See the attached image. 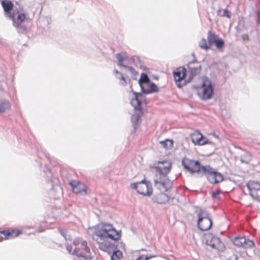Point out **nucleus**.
I'll return each instance as SVG.
<instances>
[{"instance_id": "nucleus-29", "label": "nucleus", "mask_w": 260, "mask_h": 260, "mask_svg": "<svg viewBox=\"0 0 260 260\" xmlns=\"http://www.w3.org/2000/svg\"><path fill=\"white\" fill-rule=\"evenodd\" d=\"M58 230L66 241H68L69 242L70 241V243L72 242L71 237L68 234L67 230L59 228Z\"/></svg>"}, {"instance_id": "nucleus-21", "label": "nucleus", "mask_w": 260, "mask_h": 260, "mask_svg": "<svg viewBox=\"0 0 260 260\" xmlns=\"http://www.w3.org/2000/svg\"><path fill=\"white\" fill-rule=\"evenodd\" d=\"M232 241L235 245L238 247L243 246L244 242L245 241V236H236L232 239Z\"/></svg>"}, {"instance_id": "nucleus-5", "label": "nucleus", "mask_w": 260, "mask_h": 260, "mask_svg": "<svg viewBox=\"0 0 260 260\" xmlns=\"http://www.w3.org/2000/svg\"><path fill=\"white\" fill-rule=\"evenodd\" d=\"M214 86L212 81L207 77L202 78V83L198 88V95L203 101H207L212 98L214 94Z\"/></svg>"}, {"instance_id": "nucleus-23", "label": "nucleus", "mask_w": 260, "mask_h": 260, "mask_svg": "<svg viewBox=\"0 0 260 260\" xmlns=\"http://www.w3.org/2000/svg\"><path fill=\"white\" fill-rule=\"evenodd\" d=\"M11 107L10 103L6 100H2L0 102V113H4Z\"/></svg>"}, {"instance_id": "nucleus-30", "label": "nucleus", "mask_w": 260, "mask_h": 260, "mask_svg": "<svg viewBox=\"0 0 260 260\" xmlns=\"http://www.w3.org/2000/svg\"><path fill=\"white\" fill-rule=\"evenodd\" d=\"M255 246L254 242L245 237V241L243 244L242 247L245 249L251 248Z\"/></svg>"}, {"instance_id": "nucleus-8", "label": "nucleus", "mask_w": 260, "mask_h": 260, "mask_svg": "<svg viewBox=\"0 0 260 260\" xmlns=\"http://www.w3.org/2000/svg\"><path fill=\"white\" fill-rule=\"evenodd\" d=\"M154 180V186L160 192H166L171 189L173 187L172 182L168 176L156 177Z\"/></svg>"}, {"instance_id": "nucleus-12", "label": "nucleus", "mask_w": 260, "mask_h": 260, "mask_svg": "<svg viewBox=\"0 0 260 260\" xmlns=\"http://www.w3.org/2000/svg\"><path fill=\"white\" fill-rule=\"evenodd\" d=\"M192 143L196 145L202 146L209 143L208 138L200 132L196 131L191 135Z\"/></svg>"}, {"instance_id": "nucleus-32", "label": "nucleus", "mask_w": 260, "mask_h": 260, "mask_svg": "<svg viewBox=\"0 0 260 260\" xmlns=\"http://www.w3.org/2000/svg\"><path fill=\"white\" fill-rule=\"evenodd\" d=\"M252 187V190H249V194L252 198L255 199H259V192L260 191L256 190V188Z\"/></svg>"}, {"instance_id": "nucleus-46", "label": "nucleus", "mask_w": 260, "mask_h": 260, "mask_svg": "<svg viewBox=\"0 0 260 260\" xmlns=\"http://www.w3.org/2000/svg\"><path fill=\"white\" fill-rule=\"evenodd\" d=\"M192 55L194 57V58L192 60L189 62V63H194L198 62V60L195 56L194 53H192Z\"/></svg>"}, {"instance_id": "nucleus-25", "label": "nucleus", "mask_w": 260, "mask_h": 260, "mask_svg": "<svg viewBox=\"0 0 260 260\" xmlns=\"http://www.w3.org/2000/svg\"><path fill=\"white\" fill-rule=\"evenodd\" d=\"M215 33L211 30H209L208 32V41L210 45L213 44L215 42L216 40L218 39Z\"/></svg>"}, {"instance_id": "nucleus-16", "label": "nucleus", "mask_w": 260, "mask_h": 260, "mask_svg": "<svg viewBox=\"0 0 260 260\" xmlns=\"http://www.w3.org/2000/svg\"><path fill=\"white\" fill-rule=\"evenodd\" d=\"M70 184L72 188L73 191L76 193H81L82 192H86V187L82 183L76 181H72Z\"/></svg>"}, {"instance_id": "nucleus-49", "label": "nucleus", "mask_w": 260, "mask_h": 260, "mask_svg": "<svg viewBox=\"0 0 260 260\" xmlns=\"http://www.w3.org/2000/svg\"><path fill=\"white\" fill-rule=\"evenodd\" d=\"M2 43V39L0 38V44Z\"/></svg>"}, {"instance_id": "nucleus-27", "label": "nucleus", "mask_w": 260, "mask_h": 260, "mask_svg": "<svg viewBox=\"0 0 260 260\" xmlns=\"http://www.w3.org/2000/svg\"><path fill=\"white\" fill-rule=\"evenodd\" d=\"M189 80H191V79L195 75H197L198 74L200 73L201 69H202V66H200L197 67L195 68H189Z\"/></svg>"}, {"instance_id": "nucleus-39", "label": "nucleus", "mask_w": 260, "mask_h": 260, "mask_svg": "<svg viewBox=\"0 0 260 260\" xmlns=\"http://www.w3.org/2000/svg\"><path fill=\"white\" fill-rule=\"evenodd\" d=\"M132 60L133 62L137 66L138 62H141V59L139 56L137 55H134L132 57Z\"/></svg>"}, {"instance_id": "nucleus-41", "label": "nucleus", "mask_w": 260, "mask_h": 260, "mask_svg": "<svg viewBox=\"0 0 260 260\" xmlns=\"http://www.w3.org/2000/svg\"><path fill=\"white\" fill-rule=\"evenodd\" d=\"M255 20L256 21V24L258 25L260 23V12L256 11Z\"/></svg>"}, {"instance_id": "nucleus-42", "label": "nucleus", "mask_w": 260, "mask_h": 260, "mask_svg": "<svg viewBox=\"0 0 260 260\" xmlns=\"http://www.w3.org/2000/svg\"><path fill=\"white\" fill-rule=\"evenodd\" d=\"M238 259L239 257L236 254H233L226 260H238Z\"/></svg>"}, {"instance_id": "nucleus-24", "label": "nucleus", "mask_w": 260, "mask_h": 260, "mask_svg": "<svg viewBox=\"0 0 260 260\" xmlns=\"http://www.w3.org/2000/svg\"><path fill=\"white\" fill-rule=\"evenodd\" d=\"M237 31L241 32L243 30H247V27L246 25L245 21L242 18L239 20L238 25L236 27Z\"/></svg>"}, {"instance_id": "nucleus-44", "label": "nucleus", "mask_w": 260, "mask_h": 260, "mask_svg": "<svg viewBox=\"0 0 260 260\" xmlns=\"http://www.w3.org/2000/svg\"><path fill=\"white\" fill-rule=\"evenodd\" d=\"M241 38L244 41H248L249 40V36L246 34H243L241 36Z\"/></svg>"}, {"instance_id": "nucleus-34", "label": "nucleus", "mask_w": 260, "mask_h": 260, "mask_svg": "<svg viewBox=\"0 0 260 260\" xmlns=\"http://www.w3.org/2000/svg\"><path fill=\"white\" fill-rule=\"evenodd\" d=\"M124 68L131 73L133 79H136L135 77L137 75L138 73L135 70V69L134 68L126 66H124Z\"/></svg>"}, {"instance_id": "nucleus-48", "label": "nucleus", "mask_w": 260, "mask_h": 260, "mask_svg": "<svg viewBox=\"0 0 260 260\" xmlns=\"http://www.w3.org/2000/svg\"><path fill=\"white\" fill-rule=\"evenodd\" d=\"M45 157L47 158V159H49V157L47 154H45Z\"/></svg>"}, {"instance_id": "nucleus-40", "label": "nucleus", "mask_w": 260, "mask_h": 260, "mask_svg": "<svg viewBox=\"0 0 260 260\" xmlns=\"http://www.w3.org/2000/svg\"><path fill=\"white\" fill-rule=\"evenodd\" d=\"M221 16L222 17H226L228 18H230L231 17V15L227 9L223 10V13Z\"/></svg>"}, {"instance_id": "nucleus-38", "label": "nucleus", "mask_w": 260, "mask_h": 260, "mask_svg": "<svg viewBox=\"0 0 260 260\" xmlns=\"http://www.w3.org/2000/svg\"><path fill=\"white\" fill-rule=\"evenodd\" d=\"M153 257H154V255L145 256H144V255H140L135 260H149Z\"/></svg>"}, {"instance_id": "nucleus-51", "label": "nucleus", "mask_w": 260, "mask_h": 260, "mask_svg": "<svg viewBox=\"0 0 260 260\" xmlns=\"http://www.w3.org/2000/svg\"><path fill=\"white\" fill-rule=\"evenodd\" d=\"M259 198H260V192H259ZM260 200V199H259Z\"/></svg>"}, {"instance_id": "nucleus-26", "label": "nucleus", "mask_w": 260, "mask_h": 260, "mask_svg": "<svg viewBox=\"0 0 260 260\" xmlns=\"http://www.w3.org/2000/svg\"><path fill=\"white\" fill-rule=\"evenodd\" d=\"M160 144L167 149H171L173 147V141L170 139H167L164 141H161L160 142Z\"/></svg>"}, {"instance_id": "nucleus-47", "label": "nucleus", "mask_w": 260, "mask_h": 260, "mask_svg": "<svg viewBox=\"0 0 260 260\" xmlns=\"http://www.w3.org/2000/svg\"><path fill=\"white\" fill-rule=\"evenodd\" d=\"M114 72L116 74H118L120 75V74H121L120 72H119L118 71H117V70H114Z\"/></svg>"}, {"instance_id": "nucleus-35", "label": "nucleus", "mask_w": 260, "mask_h": 260, "mask_svg": "<svg viewBox=\"0 0 260 260\" xmlns=\"http://www.w3.org/2000/svg\"><path fill=\"white\" fill-rule=\"evenodd\" d=\"M221 114L224 118H229L231 116L230 111L226 109H221Z\"/></svg>"}, {"instance_id": "nucleus-36", "label": "nucleus", "mask_w": 260, "mask_h": 260, "mask_svg": "<svg viewBox=\"0 0 260 260\" xmlns=\"http://www.w3.org/2000/svg\"><path fill=\"white\" fill-rule=\"evenodd\" d=\"M221 192V191L220 189H217L215 191L212 193V197L214 199L220 200V198L218 196V195Z\"/></svg>"}, {"instance_id": "nucleus-43", "label": "nucleus", "mask_w": 260, "mask_h": 260, "mask_svg": "<svg viewBox=\"0 0 260 260\" xmlns=\"http://www.w3.org/2000/svg\"><path fill=\"white\" fill-rule=\"evenodd\" d=\"M137 66H139L140 68L141 69H143L144 70H146V67L145 66H144V62L142 60H141L140 62H138Z\"/></svg>"}, {"instance_id": "nucleus-14", "label": "nucleus", "mask_w": 260, "mask_h": 260, "mask_svg": "<svg viewBox=\"0 0 260 260\" xmlns=\"http://www.w3.org/2000/svg\"><path fill=\"white\" fill-rule=\"evenodd\" d=\"M133 93L135 95V97L131 101L132 106L134 107L135 110L142 112V101L139 99V96H142L144 93H142V91L141 92L133 91Z\"/></svg>"}, {"instance_id": "nucleus-28", "label": "nucleus", "mask_w": 260, "mask_h": 260, "mask_svg": "<svg viewBox=\"0 0 260 260\" xmlns=\"http://www.w3.org/2000/svg\"><path fill=\"white\" fill-rule=\"evenodd\" d=\"M247 187L248 190H252V187L256 188V190L260 191V183L255 181H249L247 183Z\"/></svg>"}, {"instance_id": "nucleus-50", "label": "nucleus", "mask_w": 260, "mask_h": 260, "mask_svg": "<svg viewBox=\"0 0 260 260\" xmlns=\"http://www.w3.org/2000/svg\"><path fill=\"white\" fill-rule=\"evenodd\" d=\"M159 163L162 164L163 165L164 164V161L159 162Z\"/></svg>"}, {"instance_id": "nucleus-9", "label": "nucleus", "mask_w": 260, "mask_h": 260, "mask_svg": "<svg viewBox=\"0 0 260 260\" xmlns=\"http://www.w3.org/2000/svg\"><path fill=\"white\" fill-rule=\"evenodd\" d=\"M203 239L205 241L206 244L211 246L212 248L219 250H223L224 248V245L221 242L220 239L212 233L205 234L204 235Z\"/></svg>"}, {"instance_id": "nucleus-7", "label": "nucleus", "mask_w": 260, "mask_h": 260, "mask_svg": "<svg viewBox=\"0 0 260 260\" xmlns=\"http://www.w3.org/2000/svg\"><path fill=\"white\" fill-rule=\"evenodd\" d=\"M131 187L136 190L139 194L144 196H150L153 192L151 183L145 179L137 182L132 183Z\"/></svg>"}, {"instance_id": "nucleus-13", "label": "nucleus", "mask_w": 260, "mask_h": 260, "mask_svg": "<svg viewBox=\"0 0 260 260\" xmlns=\"http://www.w3.org/2000/svg\"><path fill=\"white\" fill-rule=\"evenodd\" d=\"M1 5L4 9L5 16L8 18H13V16L12 15L14 8L13 2L10 0H2Z\"/></svg>"}, {"instance_id": "nucleus-1", "label": "nucleus", "mask_w": 260, "mask_h": 260, "mask_svg": "<svg viewBox=\"0 0 260 260\" xmlns=\"http://www.w3.org/2000/svg\"><path fill=\"white\" fill-rule=\"evenodd\" d=\"M93 233V239L99 244V249L111 254V260L122 257V253L118 249L124 246L123 243L118 242L121 231H117L110 223H102L94 227Z\"/></svg>"}, {"instance_id": "nucleus-37", "label": "nucleus", "mask_w": 260, "mask_h": 260, "mask_svg": "<svg viewBox=\"0 0 260 260\" xmlns=\"http://www.w3.org/2000/svg\"><path fill=\"white\" fill-rule=\"evenodd\" d=\"M119 76V77L117 76L116 77L118 79L122 81V82H120V84L122 85V86H125L126 84V82L125 77L123 76L122 74H120Z\"/></svg>"}, {"instance_id": "nucleus-22", "label": "nucleus", "mask_w": 260, "mask_h": 260, "mask_svg": "<svg viewBox=\"0 0 260 260\" xmlns=\"http://www.w3.org/2000/svg\"><path fill=\"white\" fill-rule=\"evenodd\" d=\"M140 118L141 117L138 114H134L131 117V122L135 131L138 128L139 125Z\"/></svg>"}, {"instance_id": "nucleus-18", "label": "nucleus", "mask_w": 260, "mask_h": 260, "mask_svg": "<svg viewBox=\"0 0 260 260\" xmlns=\"http://www.w3.org/2000/svg\"><path fill=\"white\" fill-rule=\"evenodd\" d=\"M242 150V153L240 154V160L242 163L248 164L252 158V154L248 151Z\"/></svg>"}, {"instance_id": "nucleus-15", "label": "nucleus", "mask_w": 260, "mask_h": 260, "mask_svg": "<svg viewBox=\"0 0 260 260\" xmlns=\"http://www.w3.org/2000/svg\"><path fill=\"white\" fill-rule=\"evenodd\" d=\"M170 197L165 192H160L158 194H155L152 198L153 202L158 204H163L169 201Z\"/></svg>"}, {"instance_id": "nucleus-4", "label": "nucleus", "mask_w": 260, "mask_h": 260, "mask_svg": "<svg viewBox=\"0 0 260 260\" xmlns=\"http://www.w3.org/2000/svg\"><path fill=\"white\" fill-rule=\"evenodd\" d=\"M194 207L197 208L195 212L198 216L197 223L198 228L201 231L209 230L213 224L212 219L210 216V213L206 209L199 206H195Z\"/></svg>"}, {"instance_id": "nucleus-20", "label": "nucleus", "mask_w": 260, "mask_h": 260, "mask_svg": "<svg viewBox=\"0 0 260 260\" xmlns=\"http://www.w3.org/2000/svg\"><path fill=\"white\" fill-rule=\"evenodd\" d=\"M116 58L118 60V66L119 67H122L124 68V66H126V65L123 64V61L129 60L128 56L123 55L121 53H118L116 54Z\"/></svg>"}, {"instance_id": "nucleus-2", "label": "nucleus", "mask_w": 260, "mask_h": 260, "mask_svg": "<svg viewBox=\"0 0 260 260\" xmlns=\"http://www.w3.org/2000/svg\"><path fill=\"white\" fill-rule=\"evenodd\" d=\"M181 165L183 168L191 175L196 174L198 178L206 176L211 184H217L224 180L222 174L216 171L210 165H202L198 160L184 157L182 159Z\"/></svg>"}, {"instance_id": "nucleus-31", "label": "nucleus", "mask_w": 260, "mask_h": 260, "mask_svg": "<svg viewBox=\"0 0 260 260\" xmlns=\"http://www.w3.org/2000/svg\"><path fill=\"white\" fill-rule=\"evenodd\" d=\"M199 46L202 49L207 50L210 49L211 46L210 44H207L206 40L205 38H202L199 43Z\"/></svg>"}, {"instance_id": "nucleus-6", "label": "nucleus", "mask_w": 260, "mask_h": 260, "mask_svg": "<svg viewBox=\"0 0 260 260\" xmlns=\"http://www.w3.org/2000/svg\"><path fill=\"white\" fill-rule=\"evenodd\" d=\"M12 15L13 16V18L9 19L13 21V26L19 33L25 34L27 32V28L23 23L26 19V14L17 10L13 11Z\"/></svg>"}, {"instance_id": "nucleus-3", "label": "nucleus", "mask_w": 260, "mask_h": 260, "mask_svg": "<svg viewBox=\"0 0 260 260\" xmlns=\"http://www.w3.org/2000/svg\"><path fill=\"white\" fill-rule=\"evenodd\" d=\"M66 248L69 253L76 255L80 259L91 260L93 258L89 246L82 239L77 238L70 243L67 242Z\"/></svg>"}, {"instance_id": "nucleus-19", "label": "nucleus", "mask_w": 260, "mask_h": 260, "mask_svg": "<svg viewBox=\"0 0 260 260\" xmlns=\"http://www.w3.org/2000/svg\"><path fill=\"white\" fill-rule=\"evenodd\" d=\"M43 176L46 178V181L47 183L50 182L52 183L53 181V176L51 171L49 167H48L46 164L43 170Z\"/></svg>"}, {"instance_id": "nucleus-33", "label": "nucleus", "mask_w": 260, "mask_h": 260, "mask_svg": "<svg viewBox=\"0 0 260 260\" xmlns=\"http://www.w3.org/2000/svg\"><path fill=\"white\" fill-rule=\"evenodd\" d=\"M214 44L218 49H220L223 48L225 43L222 39L218 37Z\"/></svg>"}, {"instance_id": "nucleus-45", "label": "nucleus", "mask_w": 260, "mask_h": 260, "mask_svg": "<svg viewBox=\"0 0 260 260\" xmlns=\"http://www.w3.org/2000/svg\"><path fill=\"white\" fill-rule=\"evenodd\" d=\"M142 78H143L144 79H146V81H148V79H149L147 74L146 73H142L141 74V78L140 79H142Z\"/></svg>"}, {"instance_id": "nucleus-11", "label": "nucleus", "mask_w": 260, "mask_h": 260, "mask_svg": "<svg viewBox=\"0 0 260 260\" xmlns=\"http://www.w3.org/2000/svg\"><path fill=\"white\" fill-rule=\"evenodd\" d=\"M176 84L178 88H181L186 84V81H185L184 84H181L180 82L183 80L187 75V71L184 67L177 68L173 72Z\"/></svg>"}, {"instance_id": "nucleus-10", "label": "nucleus", "mask_w": 260, "mask_h": 260, "mask_svg": "<svg viewBox=\"0 0 260 260\" xmlns=\"http://www.w3.org/2000/svg\"><path fill=\"white\" fill-rule=\"evenodd\" d=\"M139 84L142 92L145 94L155 93L159 91V88L157 85L149 79H148V81H143L142 79H140Z\"/></svg>"}, {"instance_id": "nucleus-17", "label": "nucleus", "mask_w": 260, "mask_h": 260, "mask_svg": "<svg viewBox=\"0 0 260 260\" xmlns=\"http://www.w3.org/2000/svg\"><path fill=\"white\" fill-rule=\"evenodd\" d=\"M172 168V164L169 162L166 166H157L155 167L156 177L163 176H168L167 174L170 172Z\"/></svg>"}]
</instances>
